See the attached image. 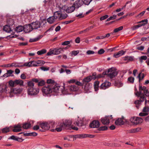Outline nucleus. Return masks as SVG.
Here are the masks:
<instances>
[{"label":"nucleus","mask_w":149,"mask_h":149,"mask_svg":"<svg viewBox=\"0 0 149 149\" xmlns=\"http://www.w3.org/2000/svg\"><path fill=\"white\" fill-rule=\"evenodd\" d=\"M11 131L14 132H18L22 131V125L20 123L11 126Z\"/></svg>","instance_id":"nucleus-11"},{"label":"nucleus","mask_w":149,"mask_h":149,"mask_svg":"<svg viewBox=\"0 0 149 149\" xmlns=\"http://www.w3.org/2000/svg\"><path fill=\"white\" fill-rule=\"evenodd\" d=\"M72 123V122L70 120H65L62 123H58V124L55 130L58 132H61L62 130L64 129H69L70 130L73 129L75 130H77L78 129L77 127L73 125H72L70 127Z\"/></svg>","instance_id":"nucleus-1"},{"label":"nucleus","mask_w":149,"mask_h":149,"mask_svg":"<svg viewBox=\"0 0 149 149\" xmlns=\"http://www.w3.org/2000/svg\"><path fill=\"white\" fill-rule=\"evenodd\" d=\"M128 81H129L130 83L133 84L134 82V78L133 77H130L128 78Z\"/></svg>","instance_id":"nucleus-50"},{"label":"nucleus","mask_w":149,"mask_h":149,"mask_svg":"<svg viewBox=\"0 0 149 149\" xmlns=\"http://www.w3.org/2000/svg\"><path fill=\"white\" fill-rule=\"evenodd\" d=\"M130 121L133 124L136 125L142 123L143 120L141 118L133 117L130 118Z\"/></svg>","instance_id":"nucleus-9"},{"label":"nucleus","mask_w":149,"mask_h":149,"mask_svg":"<svg viewBox=\"0 0 149 149\" xmlns=\"http://www.w3.org/2000/svg\"><path fill=\"white\" fill-rule=\"evenodd\" d=\"M20 77L22 79H25L26 78V76L24 73H23L21 74Z\"/></svg>","instance_id":"nucleus-64"},{"label":"nucleus","mask_w":149,"mask_h":149,"mask_svg":"<svg viewBox=\"0 0 149 149\" xmlns=\"http://www.w3.org/2000/svg\"><path fill=\"white\" fill-rule=\"evenodd\" d=\"M31 126V124L29 123H25L22 125V127L24 129H28Z\"/></svg>","instance_id":"nucleus-36"},{"label":"nucleus","mask_w":149,"mask_h":149,"mask_svg":"<svg viewBox=\"0 0 149 149\" xmlns=\"http://www.w3.org/2000/svg\"><path fill=\"white\" fill-rule=\"evenodd\" d=\"M148 115V113H139V116H146Z\"/></svg>","instance_id":"nucleus-59"},{"label":"nucleus","mask_w":149,"mask_h":149,"mask_svg":"<svg viewBox=\"0 0 149 149\" xmlns=\"http://www.w3.org/2000/svg\"><path fill=\"white\" fill-rule=\"evenodd\" d=\"M94 53H95V52L94 51H91V50H88L86 52V54H88V55L91 54H93Z\"/></svg>","instance_id":"nucleus-63"},{"label":"nucleus","mask_w":149,"mask_h":149,"mask_svg":"<svg viewBox=\"0 0 149 149\" xmlns=\"http://www.w3.org/2000/svg\"><path fill=\"white\" fill-rule=\"evenodd\" d=\"M42 37V36L40 35L36 38H31L29 40V42H32L37 41L40 39H41Z\"/></svg>","instance_id":"nucleus-28"},{"label":"nucleus","mask_w":149,"mask_h":149,"mask_svg":"<svg viewBox=\"0 0 149 149\" xmlns=\"http://www.w3.org/2000/svg\"><path fill=\"white\" fill-rule=\"evenodd\" d=\"M54 82V80L51 79L47 80L46 84L42 89L43 94L47 95L50 94L53 92V84Z\"/></svg>","instance_id":"nucleus-2"},{"label":"nucleus","mask_w":149,"mask_h":149,"mask_svg":"<svg viewBox=\"0 0 149 149\" xmlns=\"http://www.w3.org/2000/svg\"><path fill=\"white\" fill-rule=\"evenodd\" d=\"M113 120V118L112 115L106 116L101 119L102 123L104 125H108L110 123V121Z\"/></svg>","instance_id":"nucleus-8"},{"label":"nucleus","mask_w":149,"mask_h":149,"mask_svg":"<svg viewBox=\"0 0 149 149\" xmlns=\"http://www.w3.org/2000/svg\"><path fill=\"white\" fill-rule=\"evenodd\" d=\"M54 16L55 17L57 21L61 20V11H57L54 12Z\"/></svg>","instance_id":"nucleus-20"},{"label":"nucleus","mask_w":149,"mask_h":149,"mask_svg":"<svg viewBox=\"0 0 149 149\" xmlns=\"http://www.w3.org/2000/svg\"><path fill=\"white\" fill-rule=\"evenodd\" d=\"M13 72V71L11 70H7V73L4 74L3 76L6 77H9L10 76L11 74H12Z\"/></svg>","instance_id":"nucleus-39"},{"label":"nucleus","mask_w":149,"mask_h":149,"mask_svg":"<svg viewBox=\"0 0 149 149\" xmlns=\"http://www.w3.org/2000/svg\"><path fill=\"white\" fill-rule=\"evenodd\" d=\"M92 0H84V3L86 5H88Z\"/></svg>","instance_id":"nucleus-53"},{"label":"nucleus","mask_w":149,"mask_h":149,"mask_svg":"<svg viewBox=\"0 0 149 149\" xmlns=\"http://www.w3.org/2000/svg\"><path fill=\"white\" fill-rule=\"evenodd\" d=\"M12 28L11 26L6 25L4 26L3 30L7 32H9L11 31Z\"/></svg>","instance_id":"nucleus-32"},{"label":"nucleus","mask_w":149,"mask_h":149,"mask_svg":"<svg viewBox=\"0 0 149 149\" xmlns=\"http://www.w3.org/2000/svg\"><path fill=\"white\" fill-rule=\"evenodd\" d=\"M37 66H40L43 65L45 63V62L42 60H38L36 61Z\"/></svg>","instance_id":"nucleus-44"},{"label":"nucleus","mask_w":149,"mask_h":149,"mask_svg":"<svg viewBox=\"0 0 149 149\" xmlns=\"http://www.w3.org/2000/svg\"><path fill=\"white\" fill-rule=\"evenodd\" d=\"M144 74L143 73H139L138 76V77L139 78V81L140 82L141 80L143 79L144 77Z\"/></svg>","instance_id":"nucleus-46"},{"label":"nucleus","mask_w":149,"mask_h":149,"mask_svg":"<svg viewBox=\"0 0 149 149\" xmlns=\"http://www.w3.org/2000/svg\"><path fill=\"white\" fill-rule=\"evenodd\" d=\"M11 126L9 127H6L2 129L1 130L2 132L3 133H6L11 131Z\"/></svg>","instance_id":"nucleus-27"},{"label":"nucleus","mask_w":149,"mask_h":149,"mask_svg":"<svg viewBox=\"0 0 149 149\" xmlns=\"http://www.w3.org/2000/svg\"><path fill=\"white\" fill-rule=\"evenodd\" d=\"M47 52V50L45 49H42L40 50L37 52V54L38 55H41L42 54H44Z\"/></svg>","instance_id":"nucleus-42"},{"label":"nucleus","mask_w":149,"mask_h":149,"mask_svg":"<svg viewBox=\"0 0 149 149\" xmlns=\"http://www.w3.org/2000/svg\"><path fill=\"white\" fill-rule=\"evenodd\" d=\"M139 91L135 93V95L138 97L142 96L143 95L145 96L149 97V91L147 89L145 86L142 87V86L140 85L139 87Z\"/></svg>","instance_id":"nucleus-3"},{"label":"nucleus","mask_w":149,"mask_h":149,"mask_svg":"<svg viewBox=\"0 0 149 149\" xmlns=\"http://www.w3.org/2000/svg\"><path fill=\"white\" fill-rule=\"evenodd\" d=\"M70 43V41H65L62 43V45H67Z\"/></svg>","instance_id":"nucleus-61"},{"label":"nucleus","mask_w":149,"mask_h":149,"mask_svg":"<svg viewBox=\"0 0 149 149\" xmlns=\"http://www.w3.org/2000/svg\"><path fill=\"white\" fill-rule=\"evenodd\" d=\"M148 22V20L147 19H146L143 20L141 21L138 22V23L140 24L138 25L134 26L132 28V30H134L140 27H141L143 26L146 25V24H147Z\"/></svg>","instance_id":"nucleus-12"},{"label":"nucleus","mask_w":149,"mask_h":149,"mask_svg":"<svg viewBox=\"0 0 149 149\" xmlns=\"http://www.w3.org/2000/svg\"><path fill=\"white\" fill-rule=\"evenodd\" d=\"M52 54H54V52L52 49H50L49 51L47 53V56H51Z\"/></svg>","instance_id":"nucleus-52"},{"label":"nucleus","mask_w":149,"mask_h":149,"mask_svg":"<svg viewBox=\"0 0 149 149\" xmlns=\"http://www.w3.org/2000/svg\"><path fill=\"white\" fill-rule=\"evenodd\" d=\"M125 52V51H124L123 50H120L116 53H115L114 54V56L116 58H117L124 54Z\"/></svg>","instance_id":"nucleus-23"},{"label":"nucleus","mask_w":149,"mask_h":149,"mask_svg":"<svg viewBox=\"0 0 149 149\" xmlns=\"http://www.w3.org/2000/svg\"><path fill=\"white\" fill-rule=\"evenodd\" d=\"M15 30L17 32H20L24 30V27L22 26H18L16 27Z\"/></svg>","instance_id":"nucleus-38"},{"label":"nucleus","mask_w":149,"mask_h":149,"mask_svg":"<svg viewBox=\"0 0 149 149\" xmlns=\"http://www.w3.org/2000/svg\"><path fill=\"white\" fill-rule=\"evenodd\" d=\"M109 17L108 15H106L104 16L101 17L100 18V20L101 21H102L103 20L105 19L108 18Z\"/></svg>","instance_id":"nucleus-54"},{"label":"nucleus","mask_w":149,"mask_h":149,"mask_svg":"<svg viewBox=\"0 0 149 149\" xmlns=\"http://www.w3.org/2000/svg\"><path fill=\"white\" fill-rule=\"evenodd\" d=\"M75 9V7L72 5L71 7H68L66 9V12L68 13H70L73 12Z\"/></svg>","instance_id":"nucleus-30"},{"label":"nucleus","mask_w":149,"mask_h":149,"mask_svg":"<svg viewBox=\"0 0 149 149\" xmlns=\"http://www.w3.org/2000/svg\"><path fill=\"white\" fill-rule=\"evenodd\" d=\"M75 84L77 85L80 86H83L84 85L83 83H81L78 81H77L76 82H75Z\"/></svg>","instance_id":"nucleus-60"},{"label":"nucleus","mask_w":149,"mask_h":149,"mask_svg":"<svg viewBox=\"0 0 149 149\" xmlns=\"http://www.w3.org/2000/svg\"><path fill=\"white\" fill-rule=\"evenodd\" d=\"M100 125L99 121L95 120L93 121L89 125V126L91 128H99Z\"/></svg>","instance_id":"nucleus-16"},{"label":"nucleus","mask_w":149,"mask_h":149,"mask_svg":"<svg viewBox=\"0 0 149 149\" xmlns=\"http://www.w3.org/2000/svg\"><path fill=\"white\" fill-rule=\"evenodd\" d=\"M22 66H27L28 67H32V65L31 61L26 62L24 63Z\"/></svg>","instance_id":"nucleus-47"},{"label":"nucleus","mask_w":149,"mask_h":149,"mask_svg":"<svg viewBox=\"0 0 149 149\" xmlns=\"http://www.w3.org/2000/svg\"><path fill=\"white\" fill-rule=\"evenodd\" d=\"M100 82L98 81H96L94 84V88L95 91H97L98 90L99 85Z\"/></svg>","instance_id":"nucleus-40"},{"label":"nucleus","mask_w":149,"mask_h":149,"mask_svg":"<svg viewBox=\"0 0 149 149\" xmlns=\"http://www.w3.org/2000/svg\"><path fill=\"white\" fill-rule=\"evenodd\" d=\"M34 84L31 80L30 81H28L27 82V86L28 87V88L34 87Z\"/></svg>","instance_id":"nucleus-41"},{"label":"nucleus","mask_w":149,"mask_h":149,"mask_svg":"<svg viewBox=\"0 0 149 149\" xmlns=\"http://www.w3.org/2000/svg\"><path fill=\"white\" fill-rule=\"evenodd\" d=\"M111 84V83L109 81H105L100 86L101 89H105L109 88Z\"/></svg>","instance_id":"nucleus-21"},{"label":"nucleus","mask_w":149,"mask_h":149,"mask_svg":"<svg viewBox=\"0 0 149 149\" xmlns=\"http://www.w3.org/2000/svg\"><path fill=\"white\" fill-rule=\"evenodd\" d=\"M54 55H58L64 51V48H55L52 49Z\"/></svg>","instance_id":"nucleus-18"},{"label":"nucleus","mask_w":149,"mask_h":149,"mask_svg":"<svg viewBox=\"0 0 149 149\" xmlns=\"http://www.w3.org/2000/svg\"><path fill=\"white\" fill-rule=\"evenodd\" d=\"M123 29V26H120L119 27L113 30V32L115 33L117 32L118 31L122 30Z\"/></svg>","instance_id":"nucleus-49"},{"label":"nucleus","mask_w":149,"mask_h":149,"mask_svg":"<svg viewBox=\"0 0 149 149\" xmlns=\"http://www.w3.org/2000/svg\"><path fill=\"white\" fill-rule=\"evenodd\" d=\"M20 46H25L28 44V42H21L19 43Z\"/></svg>","instance_id":"nucleus-62"},{"label":"nucleus","mask_w":149,"mask_h":149,"mask_svg":"<svg viewBox=\"0 0 149 149\" xmlns=\"http://www.w3.org/2000/svg\"><path fill=\"white\" fill-rule=\"evenodd\" d=\"M91 78L92 79H93L94 80L95 79L97 78H100L101 77V76L100 75H99L98 76H97L96 73L95 72H93L91 75H90Z\"/></svg>","instance_id":"nucleus-34"},{"label":"nucleus","mask_w":149,"mask_h":149,"mask_svg":"<svg viewBox=\"0 0 149 149\" xmlns=\"http://www.w3.org/2000/svg\"><path fill=\"white\" fill-rule=\"evenodd\" d=\"M24 81L22 80L16 79L14 81L12 80H10L8 82V84L10 86L12 87L16 86L17 85H19L20 86H24Z\"/></svg>","instance_id":"nucleus-4"},{"label":"nucleus","mask_w":149,"mask_h":149,"mask_svg":"<svg viewBox=\"0 0 149 149\" xmlns=\"http://www.w3.org/2000/svg\"><path fill=\"white\" fill-rule=\"evenodd\" d=\"M91 80L92 78L91 76H89L84 78L83 80V82L84 84L85 83H86L89 82Z\"/></svg>","instance_id":"nucleus-33"},{"label":"nucleus","mask_w":149,"mask_h":149,"mask_svg":"<svg viewBox=\"0 0 149 149\" xmlns=\"http://www.w3.org/2000/svg\"><path fill=\"white\" fill-rule=\"evenodd\" d=\"M82 2L80 0L74 2L73 6L75 7V8H78L82 5Z\"/></svg>","instance_id":"nucleus-25"},{"label":"nucleus","mask_w":149,"mask_h":149,"mask_svg":"<svg viewBox=\"0 0 149 149\" xmlns=\"http://www.w3.org/2000/svg\"><path fill=\"white\" fill-rule=\"evenodd\" d=\"M75 124L78 126H81L83 125V123L81 121H77L75 122Z\"/></svg>","instance_id":"nucleus-51"},{"label":"nucleus","mask_w":149,"mask_h":149,"mask_svg":"<svg viewBox=\"0 0 149 149\" xmlns=\"http://www.w3.org/2000/svg\"><path fill=\"white\" fill-rule=\"evenodd\" d=\"M107 72V76L111 79L116 76L118 74L117 71L113 70L112 68L109 69Z\"/></svg>","instance_id":"nucleus-10"},{"label":"nucleus","mask_w":149,"mask_h":149,"mask_svg":"<svg viewBox=\"0 0 149 149\" xmlns=\"http://www.w3.org/2000/svg\"><path fill=\"white\" fill-rule=\"evenodd\" d=\"M7 24V25H8L9 26H11L12 28V26H13L14 24L13 19H9L8 20Z\"/></svg>","instance_id":"nucleus-35"},{"label":"nucleus","mask_w":149,"mask_h":149,"mask_svg":"<svg viewBox=\"0 0 149 149\" xmlns=\"http://www.w3.org/2000/svg\"><path fill=\"white\" fill-rule=\"evenodd\" d=\"M48 125L49 126V128H54L55 127L56 123L54 121H50L47 122Z\"/></svg>","instance_id":"nucleus-37"},{"label":"nucleus","mask_w":149,"mask_h":149,"mask_svg":"<svg viewBox=\"0 0 149 149\" xmlns=\"http://www.w3.org/2000/svg\"><path fill=\"white\" fill-rule=\"evenodd\" d=\"M57 21L53 16L49 17L47 19V22L50 24H52L54 22Z\"/></svg>","instance_id":"nucleus-26"},{"label":"nucleus","mask_w":149,"mask_h":149,"mask_svg":"<svg viewBox=\"0 0 149 149\" xmlns=\"http://www.w3.org/2000/svg\"><path fill=\"white\" fill-rule=\"evenodd\" d=\"M31 26L33 29H37L40 27V24L39 22H36L31 23Z\"/></svg>","instance_id":"nucleus-22"},{"label":"nucleus","mask_w":149,"mask_h":149,"mask_svg":"<svg viewBox=\"0 0 149 149\" xmlns=\"http://www.w3.org/2000/svg\"><path fill=\"white\" fill-rule=\"evenodd\" d=\"M94 137V135L92 134H81L75 135L74 136V138H83L86 137L93 138Z\"/></svg>","instance_id":"nucleus-13"},{"label":"nucleus","mask_w":149,"mask_h":149,"mask_svg":"<svg viewBox=\"0 0 149 149\" xmlns=\"http://www.w3.org/2000/svg\"><path fill=\"white\" fill-rule=\"evenodd\" d=\"M22 90V88L21 87L12 88L10 89V93H13L15 94H19L21 93Z\"/></svg>","instance_id":"nucleus-15"},{"label":"nucleus","mask_w":149,"mask_h":149,"mask_svg":"<svg viewBox=\"0 0 149 149\" xmlns=\"http://www.w3.org/2000/svg\"><path fill=\"white\" fill-rule=\"evenodd\" d=\"M46 84L44 80H42L40 81H39L38 86H42Z\"/></svg>","instance_id":"nucleus-43"},{"label":"nucleus","mask_w":149,"mask_h":149,"mask_svg":"<svg viewBox=\"0 0 149 149\" xmlns=\"http://www.w3.org/2000/svg\"><path fill=\"white\" fill-rule=\"evenodd\" d=\"M40 127L45 130H48L49 129V126L48 125L47 122L41 123L39 124Z\"/></svg>","instance_id":"nucleus-17"},{"label":"nucleus","mask_w":149,"mask_h":149,"mask_svg":"<svg viewBox=\"0 0 149 149\" xmlns=\"http://www.w3.org/2000/svg\"><path fill=\"white\" fill-rule=\"evenodd\" d=\"M24 27V30L26 33L30 32L33 29L31 24L25 25Z\"/></svg>","instance_id":"nucleus-19"},{"label":"nucleus","mask_w":149,"mask_h":149,"mask_svg":"<svg viewBox=\"0 0 149 149\" xmlns=\"http://www.w3.org/2000/svg\"><path fill=\"white\" fill-rule=\"evenodd\" d=\"M53 83V92L56 93H63V92L64 91L65 89L64 87L61 86V88H60L61 86H59L58 84H56L54 81V83Z\"/></svg>","instance_id":"nucleus-5"},{"label":"nucleus","mask_w":149,"mask_h":149,"mask_svg":"<svg viewBox=\"0 0 149 149\" xmlns=\"http://www.w3.org/2000/svg\"><path fill=\"white\" fill-rule=\"evenodd\" d=\"M39 89L37 88L34 87L28 88L27 92L28 95H37L39 92Z\"/></svg>","instance_id":"nucleus-7"},{"label":"nucleus","mask_w":149,"mask_h":149,"mask_svg":"<svg viewBox=\"0 0 149 149\" xmlns=\"http://www.w3.org/2000/svg\"><path fill=\"white\" fill-rule=\"evenodd\" d=\"M147 59V57L146 56H141L139 58V60L141 63H142L143 60L146 61Z\"/></svg>","instance_id":"nucleus-45"},{"label":"nucleus","mask_w":149,"mask_h":149,"mask_svg":"<svg viewBox=\"0 0 149 149\" xmlns=\"http://www.w3.org/2000/svg\"><path fill=\"white\" fill-rule=\"evenodd\" d=\"M108 129V127L107 126H101L98 128V130L99 131H104L107 130Z\"/></svg>","instance_id":"nucleus-48"},{"label":"nucleus","mask_w":149,"mask_h":149,"mask_svg":"<svg viewBox=\"0 0 149 149\" xmlns=\"http://www.w3.org/2000/svg\"><path fill=\"white\" fill-rule=\"evenodd\" d=\"M104 52L105 51L103 49H101L98 51V53L99 54H103Z\"/></svg>","instance_id":"nucleus-58"},{"label":"nucleus","mask_w":149,"mask_h":149,"mask_svg":"<svg viewBox=\"0 0 149 149\" xmlns=\"http://www.w3.org/2000/svg\"><path fill=\"white\" fill-rule=\"evenodd\" d=\"M123 60L125 61H133L134 60V57L132 56H126L123 58Z\"/></svg>","instance_id":"nucleus-31"},{"label":"nucleus","mask_w":149,"mask_h":149,"mask_svg":"<svg viewBox=\"0 0 149 149\" xmlns=\"http://www.w3.org/2000/svg\"><path fill=\"white\" fill-rule=\"evenodd\" d=\"M139 97H140L139 100H136L134 102V104L136 105V107L137 109H139V107L141 104V102L145 101V103L146 104L147 102L146 97L145 96V95H143Z\"/></svg>","instance_id":"nucleus-6"},{"label":"nucleus","mask_w":149,"mask_h":149,"mask_svg":"<svg viewBox=\"0 0 149 149\" xmlns=\"http://www.w3.org/2000/svg\"><path fill=\"white\" fill-rule=\"evenodd\" d=\"M9 139H11L16 141H17L19 142H22L24 140L21 138H20L19 137L16 136L14 135H12L10 136Z\"/></svg>","instance_id":"nucleus-24"},{"label":"nucleus","mask_w":149,"mask_h":149,"mask_svg":"<svg viewBox=\"0 0 149 149\" xmlns=\"http://www.w3.org/2000/svg\"><path fill=\"white\" fill-rule=\"evenodd\" d=\"M126 121L123 116H122L121 118H119L117 120H116L115 124L116 125H123L125 122Z\"/></svg>","instance_id":"nucleus-14"},{"label":"nucleus","mask_w":149,"mask_h":149,"mask_svg":"<svg viewBox=\"0 0 149 149\" xmlns=\"http://www.w3.org/2000/svg\"><path fill=\"white\" fill-rule=\"evenodd\" d=\"M68 17V15L67 14H62L61 13V20L63 19L66 18Z\"/></svg>","instance_id":"nucleus-56"},{"label":"nucleus","mask_w":149,"mask_h":149,"mask_svg":"<svg viewBox=\"0 0 149 149\" xmlns=\"http://www.w3.org/2000/svg\"><path fill=\"white\" fill-rule=\"evenodd\" d=\"M69 88L70 91H76L78 89V87L74 85L70 86Z\"/></svg>","instance_id":"nucleus-29"},{"label":"nucleus","mask_w":149,"mask_h":149,"mask_svg":"<svg viewBox=\"0 0 149 149\" xmlns=\"http://www.w3.org/2000/svg\"><path fill=\"white\" fill-rule=\"evenodd\" d=\"M149 111V108L148 107H145L143 110V111L145 112H148Z\"/></svg>","instance_id":"nucleus-57"},{"label":"nucleus","mask_w":149,"mask_h":149,"mask_svg":"<svg viewBox=\"0 0 149 149\" xmlns=\"http://www.w3.org/2000/svg\"><path fill=\"white\" fill-rule=\"evenodd\" d=\"M79 52V51H73L72 52V54L74 56L77 55Z\"/></svg>","instance_id":"nucleus-55"}]
</instances>
